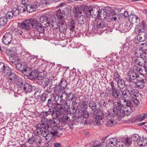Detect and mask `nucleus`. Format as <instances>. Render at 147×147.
I'll use <instances>...</instances> for the list:
<instances>
[{"instance_id": "nucleus-22", "label": "nucleus", "mask_w": 147, "mask_h": 147, "mask_svg": "<svg viewBox=\"0 0 147 147\" xmlns=\"http://www.w3.org/2000/svg\"><path fill=\"white\" fill-rule=\"evenodd\" d=\"M63 21H64V19H53L51 24L52 27L58 28Z\"/></svg>"}, {"instance_id": "nucleus-1", "label": "nucleus", "mask_w": 147, "mask_h": 147, "mask_svg": "<svg viewBox=\"0 0 147 147\" xmlns=\"http://www.w3.org/2000/svg\"><path fill=\"white\" fill-rule=\"evenodd\" d=\"M83 9V7H81L76 11V17L84 18L85 16L81 15L82 12L87 17L93 18H106L108 15V10L106 9L101 10L99 12L98 9L96 7H94L91 9H88L84 10Z\"/></svg>"}, {"instance_id": "nucleus-30", "label": "nucleus", "mask_w": 147, "mask_h": 147, "mask_svg": "<svg viewBox=\"0 0 147 147\" xmlns=\"http://www.w3.org/2000/svg\"><path fill=\"white\" fill-rule=\"evenodd\" d=\"M4 69L3 71L2 72V74L3 75L6 77L9 76L10 74L12 73L11 72V69L7 66H5Z\"/></svg>"}, {"instance_id": "nucleus-54", "label": "nucleus", "mask_w": 147, "mask_h": 147, "mask_svg": "<svg viewBox=\"0 0 147 147\" xmlns=\"http://www.w3.org/2000/svg\"><path fill=\"white\" fill-rule=\"evenodd\" d=\"M35 141V138L33 136H32L31 137H30L27 139L28 142L30 144H33Z\"/></svg>"}, {"instance_id": "nucleus-38", "label": "nucleus", "mask_w": 147, "mask_h": 147, "mask_svg": "<svg viewBox=\"0 0 147 147\" xmlns=\"http://www.w3.org/2000/svg\"><path fill=\"white\" fill-rule=\"evenodd\" d=\"M109 140H107V143L109 144H112L113 146H115L117 141V139L115 138H110Z\"/></svg>"}, {"instance_id": "nucleus-56", "label": "nucleus", "mask_w": 147, "mask_h": 147, "mask_svg": "<svg viewBox=\"0 0 147 147\" xmlns=\"http://www.w3.org/2000/svg\"><path fill=\"white\" fill-rule=\"evenodd\" d=\"M143 78H142L141 77H137V82H141L142 83H145L146 82V80L144 77H143Z\"/></svg>"}, {"instance_id": "nucleus-19", "label": "nucleus", "mask_w": 147, "mask_h": 147, "mask_svg": "<svg viewBox=\"0 0 147 147\" xmlns=\"http://www.w3.org/2000/svg\"><path fill=\"white\" fill-rule=\"evenodd\" d=\"M112 91L113 99L111 100H118V99L121 98V90L116 88Z\"/></svg>"}, {"instance_id": "nucleus-55", "label": "nucleus", "mask_w": 147, "mask_h": 147, "mask_svg": "<svg viewBox=\"0 0 147 147\" xmlns=\"http://www.w3.org/2000/svg\"><path fill=\"white\" fill-rule=\"evenodd\" d=\"M147 116V113H143L140 115L139 117L137 118L136 120H138L140 121H141L144 119Z\"/></svg>"}, {"instance_id": "nucleus-16", "label": "nucleus", "mask_w": 147, "mask_h": 147, "mask_svg": "<svg viewBox=\"0 0 147 147\" xmlns=\"http://www.w3.org/2000/svg\"><path fill=\"white\" fill-rule=\"evenodd\" d=\"M138 30L140 31L137 36V39L139 41L143 42L147 39V33L144 30L139 29Z\"/></svg>"}, {"instance_id": "nucleus-50", "label": "nucleus", "mask_w": 147, "mask_h": 147, "mask_svg": "<svg viewBox=\"0 0 147 147\" xmlns=\"http://www.w3.org/2000/svg\"><path fill=\"white\" fill-rule=\"evenodd\" d=\"M38 24L35 28L39 32L42 33L44 31V27L40 23Z\"/></svg>"}, {"instance_id": "nucleus-26", "label": "nucleus", "mask_w": 147, "mask_h": 147, "mask_svg": "<svg viewBox=\"0 0 147 147\" xmlns=\"http://www.w3.org/2000/svg\"><path fill=\"white\" fill-rule=\"evenodd\" d=\"M27 67V65L24 63H18L16 65V68L22 74L25 67Z\"/></svg>"}, {"instance_id": "nucleus-27", "label": "nucleus", "mask_w": 147, "mask_h": 147, "mask_svg": "<svg viewBox=\"0 0 147 147\" xmlns=\"http://www.w3.org/2000/svg\"><path fill=\"white\" fill-rule=\"evenodd\" d=\"M139 66H138L136 65H134L132 67H131L130 68L132 70H134V72H143V70H144V68L143 66H141L140 65H139ZM146 72V73H147V72L144 71Z\"/></svg>"}, {"instance_id": "nucleus-44", "label": "nucleus", "mask_w": 147, "mask_h": 147, "mask_svg": "<svg viewBox=\"0 0 147 147\" xmlns=\"http://www.w3.org/2000/svg\"><path fill=\"white\" fill-rule=\"evenodd\" d=\"M80 106L81 110H84L87 108L88 106V104L87 101H82L80 102Z\"/></svg>"}, {"instance_id": "nucleus-11", "label": "nucleus", "mask_w": 147, "mask_h": 147, "mask_svg": "<svg viewBox=\"0 0 147 147\" xmlns=\"http://www.w3.org/2000/svg\"><path fill=\"white\" fill-rule=\"evenodd\" d=\"M107 26V24L106 23L104 22H101L98 24L96 26V28L94 30V32L95 33H98V34L103 33L105 28Z\"/></svg>"}, {"instance_id": "nucleus-2", "label": "nucleus", "mask_w": 147, "mask_h": 147, "mask_svg": "<svg viewBox=\"0 0 147 147\" xmlns=\"http://www.w3.org/2000/svg\"><path fill=\"white\" fill-rule=\"evenodd\" d=\"M136 52L135 53V56L133 58L135 63L138 65L143 66L144 70L147 71V65L146 64L147 58V53L143 52L141 50V53L139 51V53Z\"/></svg>"}, {"instance_id": "nucleus-57", "label": "nucleus", "mask_w": 147, "mask_h": 147, "mask_svg": "<svg viewBox=\"0 0 147 147\" xmlns=\"http://www.w3.org/2000/svg\"><path fill=\"white\" fill-rule=\"evenodd\" d=\"M10 59L11 60L10 61L13 63L17 62L19 61L18 58L17 56L16 57L14 56H12Z\"/></svg>"}, {"instance_id": "nucleus-43", "label": "nucleus", "mask_w": 147, "mask_h": 147, "mask_svg": "<svg viewBox=\"0 0 147 147\" xmlns=\"http://www.w3.org/2000/svg\"><path fill=\"white\" fill-rule=\"evenodd\" d=\"M26 9L27 11L29 13L36 11L35 8H34L32 5H26Z\"/></svg>"}, {"instance_id": "nucleus-24", "label": "nucleus", "mask_w": 147, "mask_h": 147, "mask_svg": "<svg viewBox=\"0 0 147 147\" xmlns=\"http://www.w3.org/2000/svg\"><path fill=\"white\" fill-rule=\"evenodd\" d=\"M76 121L78 123L82 124L85 125L88 123V121L85 120V118H84L82 116H80V114L77 117H76Z\"/></svg>"}, {"instance_id": "nucleus-7", "label": "nucleus", "mask_w": 147, "mask_h": 147, "mask_svg": "<svg viewBox=\"0 0 147 147\" xmlns=\"http://www.w3.org/2000/svg\"><path fill=\"white\" fill-rule=\"evenodd\" d=\"M98 102H95L93 100H90L88 103L89 107L94 111H92L90 113V117H92L94 119V121H95V119H97L98 116L100 115L99 112L97 113L95 111L98 109Z\"/></svg>"}, {"instance_id": "nucleus-52", "label": "nucleus", "mask_w": 147, "mask_h": 147, "mask_svg": "<svg viewBox=\"0 0 147 147\" xmlns=\"http://www.w3.org/2000/svg\"><path fill=\"white\" fill-rule=\"evenodd\" d=\"M91 56V52L90 51H87V55L86 56L85 59V62L86 63H88L90 61Z\"/></svg>"}, {"instance_id": "nucleus-62", "label": "nucleus", "mask_w": 147, "mask_h": 147, "mask_svg": "<svg viewBox=\"0 0 147 147\" xmlns=\"http://www.w3.org/2000/svg\"><path fill=\"white\" fill-rule=\"evenodd\" d=\"M12 11L13 12L14 17L18 15L20 12L19 9H17L16 8H13Z\"/></svg>"}, {"instance_id": "nucleus-39", "label": "nucleus", "mask_w": 147, "mask_h": 147, "mask_svg": "<svg viewBox=\"0 0 147 147\" xmlns=\"http://www.w3.org/2000/svg\"><path fill=\"white\" fill-rule=\"evenodd\" d=\"M75 23L73 19H71V21L69 22L68 23V28L70 31H73L75 29Z\"/></svg>"}, {"instance_id": "nucleus-37", "label": "nucleus", "mask_w": 147, "mask_h": 147, "mask_svg": "<svg viewBox=\"0 0 147 147\" xmlns=\"http://www.w3.org/2000/svg\"><path fill=\"white\" fill-rule=\"evenodd\" d=\"M117 82V83L118 87L119 88V89L121 90L124 88L125 87V83L123 80L121 79Z\"/></svg>"}, {"instance_id": "nucleus-3", "label": "nucleus", "mask_w": 147, "mask_h": 147, "mask_svg": "<svg viewBox=\"0 0 147 147\" xmlns=\"http://www.w3.org/2000/svg\"><path fill=\"white\" fill-rule=\"evenodd\" d=\"M43 119L42 123H38L36 125V129L34 131L33 133L36 136L41 134L43 137H46L49 134V129L50 127L48 126L47 123H45L44 122H46L47 120Z\"/></svg>"}, {"instance_id": "nucleus-53", "label": "nucleus", "mask_w": 147, "mask_h": 147, "mask_svg": "<svg viewBox=\"0 0 147 147\" xmlns=\"http://www.w3.org/2000/svg\"><path fill=\"white\" fill-rule=\"evenodd\" d=\"M47 106L50 108H53V109L55 108L54 104L51 99H49L48 100Z\"/></svg>"}, {"instance_id": "nucleus-14", "label": "nucleus", "mask_w": 147, "mask_h": 147, "mask_svg": "<svg viewBox=\"0 0 147 147\" xmlns=\"http://www.w3.org/2000/svg\"><path fill=\"white\" fill-rule=\"evenodd\" d=\"M52 109L51 108H49L48 111H43L42 112L40 113V115L42 116V117L41 118V123H42L43 121V119H45L46 120V122H44L45 123H48V121H52L51 119L49 120L47 118H46V117L48 116L49 115H51V113L52 112Z\"/></svg>"}, {"instance_id": "nucleus-60", "label": "nucleus", "mask_w": 147, "mask_h": 147, "mask_svg": "<svg viewBox=\"0 0 147 147\" xmlns=\"http://www.w3.org/2000/svg\"><path fill=\"white\" fill-rule=\"evenodd\" d=\"M7 19H0V26H4L6 25Z\"/></svg>"}, {"instance_id": "nucleus-28", "label": "nucleus", "mask_w": 147, "mask_h": 147, "mask_svg": "<svg viewBox=\"0 0 147 147\" xmlns=\"http://www.w3.org/2000/svg\"><path fill=\"white\" fill-rule=\"evenodd\" d=\"M62 9L60 8L56 11V16L58 18H63L65 15L64 11Z\"/></svg>"}, {"instance_id": "nucleus-20", "label": "nucleus", "mask_w": 147, "mask_h": 147, "mask_svg": "<svg viewBox=\"0 0 147 147\" xmlns=\"http://www.w3.org/2000/svg\"><path fill=\"white\" fill-rule=\"evenodd\" d=\"M69 116L70 115L67 113L64 114L63 115L61 116L60 118L61 123L64 125L68 124L70 120Z\"/></svg>"}, {"instance_id": "nucleus-63", "label": "nucleus", "mask_w": 147, "mask_h": 147, "mask_svg": "<svg viewBox=\"0 0 147 147\" xmlns=\"http://www.w3.org/2000/svg\"><path fill=\"white\" fill-rule=\"evenodd\" d=\"M115 146L116 147H123V146H124L123 141H117Z\"/></svg>"}, {"instance_id": "nucleus-29", "label": "nucleus", "mask_w": 147, "mask_h": 147, "mask_svg": "<svg viewBox=\"0 0 147 147\" xmlns=\"http://www.w3.org/2000/svg\"><path fill=\"white\" fill-rule=\"evenodd\" d=\"M59 28L60 32H66L67 29V26L64 20V21H62Z\"/></svg>"}, {"instance_id": "nucleus-5", "label": "nucleus", "mask_w": 147, "mask_h": 147, "mask_svg": "<svg viewBox=\"0 0 147 147\" xmlns=\"http://www.w3.org/2000/svg\"><path fill=\"white\" fill-rule=\"evenodd\" d=\"M52 83L55 86L53 87L55 93L61 94L66 88L67 85V80L65 78H62L60 82L57 79H54Z\"/></svg>"}, {"instance_id": "nucleus-64", "label": "nucleus", "mask_w": 147, "mask_h": 147, "mask_svg": "<svg viewBox=\"0 0 147 147\" xmlns=\"http://www.w3.org/2000/svg\"><path fill=\"white\" fill-rule=\"evenodd\" d=\"M108 146H107V144H104L102 146V143H100L99 144H97L95 145L94 143L93 145L91 147H108Z\"/></svg>"}, {"instance_id": "nucleus-6", "label": "nucleus", "mask_w": 147, "mask_h": 147, "mask_svg": "<svg viewBox=\"0 0 147 147\" xmlns=\"http://www.w3.org/2000/svg\"><path fill=\"white\" fill-rule=\"evenodd\" d=\"M111 101L114 105L113 112L114 115L122 117L125 116L124 111L123 109L124 107L125 104H122L121 102L118 100H115Z\"/></svg>"}, {"instance_id": "nucleus-10", "label": "nucleus", "mask_w": 147, "mask_h": 147, "mask_svg": "<svg viewBox=\"0 0 147 147\" xmlns=\"http://www.w3.org/2000/svg\"><path fill=\"white\" fill-rule=\"evenodd\" d=\"M55 105L56 111L60 114H62L64 113V112L67 111L69 107V105H68L67 102H65L63 105V104H60L57 102Z\"/></svg>"}, {"instance_id": "nucleus-23", "label": "nucleus", "mask_w": 147, "mask_h": 147, "mask_svg": "<svg viewBox=\"0 0 147 147\" xmlns=\"http://www.w3.org/2000/svg\"><path fill=\"white\" fill-rule=\"evenodd\" d=\"M65 100L66 101H68L69 102H71L74 99L76 98L75 94L74 93L72 92H70L69 93H65Z\"/></svg>"}, {"instance_id": "nucleus-9", "label": "nucleus", "mask_w": 147, "mask_h": 147, "mask_svg": "<svg viewBox=\"0 0 147 147\" xmlns=\"http://www.w3.org/2000/svg\"><path fill=\"white\" fill-rule=\"evenodd\" d=\"M48 123H47L48 126H49V134H51L55 137H59L60 136L58 134V130H59V127L58 126H54L52 127V125H53V121H48Z\"/></svg>"}, {"instance_id": "nucleus-31", "label": "nucleus", "mask_w": 147, "mask_h": 147, "mask_svg": "<svg viewBox=\"0 0 147 147\" xmlns=\"http://www.w3.org/2000/svg\"><path fill=\"white\" fill-rule=\"evenodd\" d=\"M80 116H82L84 118H85V120H87L86 119L89 116L90 117V113L89 114L88 112L86 110H80Z\"/></svg>"}, {"instance_id": "nucleus-32", "label": "nucleus", "mask_w": 147, "mask_h": 147, "mask_svg": "<svg viewBox=\"0 0 147 147\" xmlns=\"http://www.w3.org/2000/svg\"><path fill=\"white\" fill-rule=\"evenodd\" d=\"M118 9L117 8H115L113 11L110 12L107 15L108 18H117L116 17L114 16L117 14V12L118 11Z\"/></svg>"}, {"instance_id": "nucleus-4", "label": "nucleus", "mask_w": 147, "mask_h": 147, "mask_svg": "<svg viewBox=\"0 0 147 147\" xmlns=\"http://www.w3.org/2000/svg\"><path fill=\"white\" fill-rule=\"evenodd\" d=\"M140 19H123V23L119 26L121 30L124 33L127 31L132 27L134 24L136 25L140 24Z\"/></svg>"}, {"instance_id": "nucleus-34", "label": "nucleus", "mask_w": 147, "mask_h": 147, "mask_svg": "<svg viewBox=\"0 0 147 147\" xmlns=\"http://www.w3.org/2000/svg\"><path fill=\"white\" fill-rule=\"evenodd\" d=\"M124 146L125 147H128L129 146L132 144V141L130 138L127 137L123 140V141Z\"/></svg>"}, {"instance_id": "nucleus-8", "label": "nucleus", "mask_w": 147, "mask_h": 147, "mask_svg": "<svg viewBox=\"0 0 147 147\" xmlns=\"http://www.w3.org/2000/svg\"><path fill=\"white\" fill-rule=\"evenodd\" d=\"M114 117V115L112 113H107L103 112V113L99 115L97 118V119H95V121H93V123L94 124L98 125L100 123V121L104 118H106L107 119H112V118H113Z\"/></svg>"}, {"instance_id": "nucleus-58", "label": "nucleus", "mask_w": 147, "mask_h": 147, "mask_svg": "<svg viewBox=\"0 0 147 147\" xmlns=\"http://www.w3.org/2000/svg\"><path fill=\"white\" fill-rule=\"evenodd\" d=\"M23 57V58H27L30 56V54L28 52L24 51L21 53Z\"/></svg>"}, {"instance_id": "nucleus-42", "label": "nucleus", "mask_w": 147, "mask_h": 147, "mask_svg": "<svg viewBox=\"0 0 147 147\" xmlns=\"http://www.w3.org/2000/svg\"><path fill=\"white\" fill-rule=\"evenodd\" d=\"M123 111H124L125 116L126 115L127 116L131 114L133 111V110L131 107H127V108L124 107V109H123Z\"/></svg>"}, {"instance_id": "nucleus-51", "label": "nucleus", "mask_w": 147, "mask_h": 147, "mask_svg": "<svg viewBox=\"0 0 147 147\" xmlns=\"http://www.w3.org/2000/svg\"><path fill=\"white\" fill-rule=\"evenodd\" d=\"M50 13H48L45 14L44 15L41 16L40 18H55V17L54 15H52L51 16Z\"/></svg>"}, {"instance_id": "nucleus-13", "label": "nucleus", "mask_w": 147, "mask_h": 147, "mask_svg": "<svg viewBox=\"0 0 147 147\" xmlns=\"http://www.w3.org/2000/svg\"><path fill=\"white\" fill-rule=\"evenodd\" d=\"M30 24V21L29 20L26 19L21 23H19L18 26H20L24 30H28L31 29Z\"/></svg>"}, {"instance_id": "nucleus-49", "label": "nucleus", "mask_w": 147, "mask_h": 147, "mask_svg": "<svg viewBox=\"0 0 147 147\" xmlns=\"http://www.w3.org/2000/svg\"><path fill=\"white\" fill-rule=\"evenodd\" d=\"M61 115L59 114V113L57 112L56 111H55L54 110L52 109L51 115L53 119L57 118V117H59V116Z\"/></svg>"}, {"instance_id": "nucleus-61", "label": "nucleus", "mask_w": 147, "mask_h": 147, "mask_svg": "<svg viewBox=\"0 0 147 147\" xmlns=\"http://www.w3.org/2000/svg\"><path fill=\"white\" fill-rule=\"evenodd\" d=\"M41 5V4L39 2L36 1L34 2L32 5L34 8H35V9H36V11L37 9Z\"/></svg>"}, {"instance_id": "nucleus-40", "label": "nucleus", "mask_w": 147, "mask_h": 147, "mask_svg": "<svg viewBox=\"0 0 147 147\" xmlns=\"http://www.w3.org/2000/svg\"><path fill=\"white\" fill-rule=\"evenodd\" d=\"M27 78L30 80H32L33 79L36 78L37 77V73L36 72H35V71H32Z\"/></svg>"}, {"instance_id": "nucleus-47", "label": "nucleus", "mask_w": 147, "mask_h": 147, "mask_svg": "<svg viewBox=\"0 0 147 147\" xmlns=\"http://www.w3.org/2000/svg\"><path fill=\"white\" fill-rule=\"evenodd\" d=\"M72 107L71 109V112L72 113H76L77 114L78 113L80 114V110L78 109V106L76 105L72 106Z\"/></svg>"}, {"instance_id": "nucleus-45", "label": "nucleus", "mask_w": 147, "mask_h": 147, "mask_svg": "<svg viewBox=\"0 0 147 147\" xmlns=\"http://www.w3.org/2000/svg\"><path fill=\"white\" fill-rule=\"evenodd\" d=\"M18 26L17 28L14 29V31L15 32L16 35L18 36H21L23 33L22 29V28L20 26Z\"/></svg>"}, {"instance_id": "nucleus-48", "label": "nucleus", "mask_w": 147, "mask_h": 147, "mask_svg": "<svg viewBox=\"0 0 147 147\" xmlns=\"http://www.w3.org/2000/svg\"><path fill=\"white\" fill-rule=\"evenodd\" d=\"M124 104H125V107H127L128 108L129 107H133V105L132 103L131 100H127L126 99H125L123 100Z\"/></svg>"}, {"instance_id": "nucleus-33", "label": "nucleus", "mask_w": 147, "mask_h": 147, "mask_svg": "<svg viewBox=\"0 0 147 147\" xmlns=\"http://www.w3.org/2000/svg\"><path fill=\"white\" fill-rule=\"evenodd\" d=\"M16 81H17V84L18 87L22 89L23 85L24 83H26L25 81L20 78H18Z\"/></svg>"}, {"instance_id": "nucleus-15", "label": "nucleus", "mask_w": 147, "mask_h": 147, "mask_svg": "<svg viewBox=\"0 0 147 147\" xmlns=\"http://www.w3.org/2000/svg\"><path fill=\"white\" fill-rule=\"evenodd\" d=\"M137 78L136 72L134 71V70L131 69L129 71L126 77L127 81H131L132 80H135Z\"/></svg>"}, {"instance_id": "nucleus-35", "label": "nucleus", "mask_w": 147, "mask_h": 147, "mask_svg": "<svg viewBox=\"0 0 147 147\" xmlns=\"http://www.w3.org/2000/svg\"><path fill=\"white\" fill-rule=\"evenodd\" d=\"M32 71V69L30 67H28L27 66V67H25L24 71H23L22 74L23 75L27 77L29 76V74H30Z\"/></svg>"}, {"instance_id": "nucleus-46", "label": "nucleus", "mask_w": 147, "mask_h": 147, "mask_svg": "<svg viewBox=\"0 0 147 147\" xmlns=\"http://www.w3.org/2000/svg\"><path fill=\"white\" fill-rule=\"evenodd\" d=\"M120 76L117 70L115 72H113V79L115 82H117L121 78H120Z\"/></svg>"}, {"instance_id": "nucleus-25", "label": "nucleus", "mask_w": 147, "mask_h": 147, "mask_svg": "<svg viewBox=\"0 0 147 147\" xmlns=\"http://www.w3.org/2000/svg\"><path fill=\"white\" fill-rule=\"evenodd\" d=\"M23 85L22 90H23L25 92H30L32 91V86L30 83H25Z\"/></svg>"}, {"instance_id": "nucleus-12", "label": "nucleus", "mask_w": 147, "mask_h": 147, "mask_svg": "<svg viewBox=\"0 0 147 147\" xmlns=\"http://www.w3.org/2000/svg\"><path fill=\"white\" fill-rule=\"evenodd\" d=\"M52 92V90L50 88H48L40 95L38 97V98L40 99V101L42 103L46 101L49 94L51 93Z\"/></svg>"}, {"instance_id": "nucleus-36", "label": "nucleus", "mask_w": 147, "mask_h": 147, "mask_svg": "<svg viewBox=\"0 0 147 147\" xmlns=\"http://www.w3.org/2000/svg\"><path fill=\"white\" fill-rule=\"evenodd\" d=\"M29 20L30 21V26H32L33 28L36 27L39 23L36 19H29Z\"/></svg>"}, {"instance_id": "nucleus-17", "label": "nucleus", "mask_w": 147, "mask_h": 147, "mask_svg": "<svg viewBox=\"0 0 147 147\" xmlns=\"http://www.w3.org/2000/svg\"><path fill=\"white\" fill-rule=\"evenodd\" d=\"M12 35L10 32L5 34L3 37L2 42L4 44L7 45L10 43L12 38Z\"/></svg>"}, {"instance_id": "nucleus-21", "label": "nucleus", "mask_w": 147, "mask_h": 147, "mask_svg": "<svg viewBox=\"0 0 147 147\" xmlns=\"http://www.w3.org/2000/svg\"><path fill=\"white\" fill-rule=\"evenodd\" d=\"M8 76V80L9 83H15L18 79V76L14 73L10 74Z\"/></svg>"}, {"instance_id": "nucleus-18", "label": "nucleus", "mask_w": 147, "mask_h": 147, "mask_svg": "<svg viewBox=\"0 0 147 147\" xmlns=\"http://www.w3.org/2000/svg\"><path fill=\"white\" fill-rule=\"evenodd\" d=\"M98 109H97L95 111H97L96 112H99L100 114L103 113L104 112L103 109H101L102 108L105 107H106L107 103L106 101L105 100L101 99L99 102H98Z\"/></svg>"}, {"instance_id": "nucleus-41", "label": "nucleus", "mask_w": 147, "mask_h": 147, "mask_svg": "<svg viewBox=\"0 0 147 147\" xmlns=\"http://www.w3.org/2000/svg\"><path fill=\"white\" fill-rule=\"evenodd\" d=\"M121 98H123V99L124 100L125 98L129 97L127 93V89L123 90H121Z\"/></svg>"}, {"instance_id": "nucleus-59", "label": "nucleus", "mask_w": 147, "mask_h": 147, "mask_svg": "<svg viewBox=\"0 0 147 147\" xmlns=\"http://www.w3.org/2000/svg\"><path fill=\"white\" fill-rule=\"evenodd\" d=\"M6 18H12L14 16L13 12L12 11H9L6 15Z\"/></svg>"}]
</instances>
